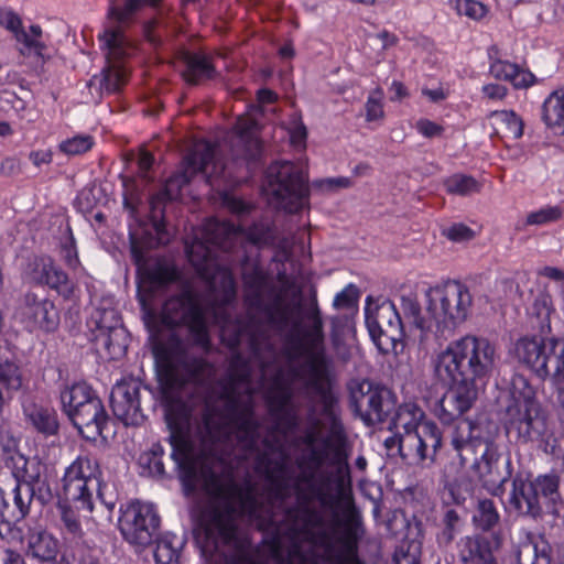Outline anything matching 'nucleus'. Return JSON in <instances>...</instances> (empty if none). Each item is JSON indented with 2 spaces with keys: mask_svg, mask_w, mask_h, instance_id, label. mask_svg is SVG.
Segmentation results:
<instances>
[{
  "mask_svg": "<svg viewBox=\"0 0 564 564\" xmlns=\"http://www.w3.org/2000/svg\"><path fill=\"white\" fill-rule=\"evenodd\" d=\"M488 58L489 74L494 78L509 82L514 88H527L534 83L532 73L520 68L517 64L502 59L497 45L488 48Z\"/></svg>",
  "mask_w": 564,
  "mask_h": 564,
  "instance_id": "obj_22",
  "label": "nucleus"
},
{
  "mask_svg": "<svg viewBox=\"0 0 564 564\" xmlns=\"http://www.w3.org/2000/svg\"><path fill=\"white\" fill-rule=\"evenodd\" d=\"M293 123V128L290 131L291 142L294 145H303L307 137L306 127L301 120H294Z\"/></svg>",
  "mask_w": 564,
  "mask_h": 564,
  "instance_id": "obj_59",
  "label": "nucleus"
},
{
  "mask_svg": "<svg viewBox=\"0 0 564 564\" xmlns=\"http://www.w3.org/2000/svg\"><path fill=\"white\" fill-rule=\"evenodd\" d=\"M147 390L140 380L128 378L117 382L110 393L113 415L124 425H140L145 415L141 408V390Z\"/></svg>",
  "mask_w": 564,
  "mask_h": 564,
  "instance_id": "obj_16",
  "label": "nucleus"
},
{
  "mask_svg": "<svg viewBox=\"0 0 564 564\" xmlns=\"http://www.w3.org/2000/svg\"><path fill=\"white\" fill-rule=\"evenodd\" d=\"M12 476L15 485H29L34 487L40 482V464L35 460H30L23 455L11 456L9 460Z\"/></svg>",
  "mask_w": 564,
  "mask_h": 564,
  "instance_id": "obj_32",
  "label": "nucleus"
},
{
  "mask_svg": "<svg viewBox=\"0 0 564 564\" xmlns=\"http://www.w3.org/2000/svg\"><path fill=\"white\" fill-rule=\"evenodd\" d=\"M80 435L89 441H96L102 435L108 422V415L100 398L96 394L87 403L68 416Z\"/></svg>",
  "mask_w": 564,
  "mask_h": 564,
  "instance_id": "obj_21",
  "label": "nucleus"
},
{
  "mask_svg": "<svg viewBox=\"0 0 564 564\" xmlns=\"http://www.w3.org/2000/svg\"><path fill=\"white\" fill-rule=\"evenodd\" d=\"M181 61L184 64L182 77L189 85H199L217 75L212 57L205 53L184 51Z\"/></svg>",
  "mask_w": 564,
  "mask_h": 564,
  "instance_id": "obj_25",
  "label": "nucleus"
},
{
  "mask_svg": "<svg viewBox=\"0 0 564 564\" xmlns=\"http://www.w3.org/2000/svg\"><path fill=\"white\" fill-rule=\"evenodd\" d=\"M14 316L29 332H54L59 324V313L54 302L35 292H26L19 302Z\"/></svg>",
  "mask_w": 564,
  "mask_h": 564,
  "instance_id": "obj_15",
  "label": "nucleus"
},
{
  "mask_svg": "<svg viewBox=\"0 0 564 564\" xmlns=\"http://www.w3.org/2000/svg\"><path fill=\"white\" fill-rule=\"evenodd\" d=\"M369 335L377 348L382 354H398L399 348H403L402 339L404 337L403 328L392 327L390 329L368 328Z\"/></svg>",
  "mask_w": 564,
  "mask_h": 564,
  "instance_id": "obj_36",
  "label": "nucleus"
},
{
  "mask_svg": "<svg viewBox=\"0 0 564 564\" xmlns=\"http://www.w3.org/2000/svg\"><path fill=\"white\" fill-rule=\"evenodd\" d=\"M164 453V447L160 443H154L150 451L142 456L143 464L147 465L151 475L158 477L165 475V467L162 460Z\"/></svg>",
  "mask_w": 564,
  "mask_h": 564,
  "instance_id": "obj_44",
  "label": "nucleus"
},
{
  "mask_svg": "<svg viewBox=\"0 0 564 564\" xmlns=\"http://www.w3.org/2000/svg\"><path fill=\"white\" fill-rule=\"evenodd\" d=\"M497 133H502L505 138L518 140L523 134V121L514 111L496 110L490 112Z\"/></svg>",
  "mask_w": 564,
  "mask_h": 564,
  "instance_id": "obj_34",
  "label": "nucleus"
},
{
  "mask_svg": "<svg viewBox=\"0 0 564 564\" xmlns=\"http://www.w3.org/2000/svg\"><path fill=\"white\" fill-rule=\"evenodd\" d=\"M539 274L555 282H564V270L556 267H544Z\"/></svg>",
  "mask_w": 564,
  "mask_h": 564,
  "instance_id": "obj_64",
  "label": "nucleus"
},
{
  "mask_svg": "<svg viewBox=\"0 0 564 564\" xmlns=\"http://www.w3.org/2000/svg\"><path fill=\"white\" fill-rule=\"evenodd\" d=\"M42 28L39 24L30 26L29 32L21 29L15 35V40L23 46L20 48L22 55L34 54L40 58L44 57V51L46 50L45 43L42 41Z\"/></svg>",
  "mask_w": 564,
  "mask_h": 564,
  "instance_id": "obj_37",
  "label": "nucleus"
},
{
  "mask_svg": "<svg viewBox=\"0 0 564 564\" xmlns=\"http://www.w3.org/2000/svg\"><path fill=\"white\" fill-rule=\"evenodd\" d=\"M23 414L26 421L41 434L55 435L58 431L57 415L54 409L39 404L32 400L23 402Z\"/></svg>",
  "mask_w": 564,
  "mask_h": 564,
  "instance_id": "obj_28",
  "label": "nucleus"
},
{
  "mask_svg": "<svg viewBox=\"0 0 564 564\" xmlns=\"http://www.w3.org/2000/svg\"><path fill=\"white\" fill-rule=\"evenodd\" d=\"M154 558L158 564H172L178 560V549L169 539H161L154 550Z\"/></svg>",
  "mask_w": 564,
  "mask_h": 564,
  "instance_id": "obj_50",
  "label": "nucleus"
},
{
  "mask_svg": "<svg viewBox=\"0 0 564 564\" xmlns=\"http://www.w3.org/2000/svg\"><path fill=\"white\" fill-rule=\"evenodd\" d=\"M498 545L484 535H467L457 542L458 557L464 564H498L494 555Z\"/></svg>",
  "mask_w": 564,
  "mask_h": 564,
  "instance_id": "obj_23",
  "label": "nucleus"
},
{
  "mask_svg": "<svg viewBox=\"0 0 564 564\" xmlns=\"http://www.w3.org/2000/svg\"><path fill=\"white\" fill-rule=\"evenodd\" d=\"M452 2L457 14L473 20H480L487 13V8L476 0H453Z\"/></svg>",
  "mask_w": 564,
  "mask_h": 564,
  "instance_id": "obj_47",
  "label": "nucleus"
},
{
  "mask_svg": "<svg viewBox=\"0 0 564 564\" xmlns=\"http://www.w3.org/2000/svg\"><path fill=\"white\" fill-rule=\"evenodd\" d=\"M25 278L37 285H47L64 297L73 292V283L67 274L57 268L50 257H35L26 267Z\"/></svg>",
  "mask_w": 564,
  "mask_h": 564,
  "instance_id": "obj_19",
  "label": "nucleus"
},
{
  "mask_svg": "<svg viewBox=\"0 0 564 564\" xmlns=\"http://www.w3.org/2000/svg\"><path fill=\"white\" fill-rule=\"evenodd\" d=\"M531 484L538 492L539 499L542 497L552 503H556L560 499V477L556 474L541 475L532 480Z\"/></svg>",
  "mask_w": 564,
  "mask_h": 564,
  "instance_id": "obj_40",
  "label": "nucleus"
},
{
  "mask_svg": "<svg viewBox=\"0 0 564 564\" xmlns=\"http://www.w3.org/2000/svg\"><path fill=\"white\" fill-rule=\"evenodd\" d=\"M416 130L426 138H434L441 135L444 128L431 120L421 119L416 122Z\"/></svg>",
  "mask_w": 564,
  "mask_h": 564,
  "instance_id": "obj_56",
  "label": "nucleus"
},
{
  "mask_svg": "<svg viewBox=\"0 0 564 564\" xmlns=\"http://www.w3.org/2000/svg\"><path fill=\"white\" fill-rule=\"evenodd\" d=\"M158 23L159 21L156 19H152L145 22L143 25V33L145 39L154 46H159L161 44V39L155 34Z\"/></svg>",
  "mask_w": 564,
  "mask_h": 564,
  "instance_id": "obj_61",
  "label": "nucleus"
},
{
  "mask_svg": "<svg viewBox=\"0 0 564 564\" xmlns=\"http://www.w3.org/2000/svg\"><path fill=\"white\" fill-rule=\"evenodd\" d=\"M505 429L522 445L532 444L546 454L558 455L557 440L534 388L518 376L512 380L510 400L505 411Z\"/></svg>",
  "mask_w": 564,
  "mask_h": 564,
  "instance_id": "obj_9",
  "label": "nucleus"
},
{
  "mask_svg": "<svg viewBox=\"0 0 564 564\" xmlns=\"http://www.w3.org/2000/svg\"><path fill=\"white\" fill-rule=\"evenodd\" d=\"M357 301L358 290L354 284H349L335 295L333 306L336 310L350 308L356 305Z\"/></svg>",
  "mask_w": 564,
  "mask_h": 564,
  "instance_id": "obj_51",
  "label": "nucleus"
},
{
  "mask_svg": "<svg viewBox=\"0 0 564 564\" xmlns=\"http://www.w3.org/2000/svg\"><path fill=\"white\" fill-rule=\"evenodd\" d=\"M297 500H299L302 505H304V506H305V507H304V509H303V512H304L305 518H306V519H305L306 524H307V525H311V527H313V528H318V529L324 528V527H325V519H324V517L321 514V512H318L316 509L310 508V507H308V505H310L311 502L305 503V502L301 501L299 498H297Z\"/></svg>",
  "mask_w": 564,
  "mask_h": 564,
  "instance_id": "obj_57",
  "label": "nucleus"
},
{
  "mask_svg": "<svg viewBox=\"0 0 564 564\" xmlns=\"http://www.w3.org/2000/svg\"><path fill=\"white\" fill-rule=\"evenodd\" d=\"M228 434L219 441L217 455L230 468V478L238 488L236 491H216L203 473L197 470V481L202 479L212 500L204 506L198 518V524L204 531L206 541L214 546L231 543L238 531V521L241 517L259 521L262 525L275 524L273 502L264 501L258 494L256 486L246 480L239 484L235 470L240 460L254 456V470L262 475L270 484L271 496L274 501L283 503L294 490L296 497L305 502L317 500L321 506L333 505L332 497L326 492L323 484L325 479H317L318 471L325 467L335 468L337 487L343 489L350 486V467L348 464L347 437L340 424L333 422L328 433H324L321 419L311 415L303 429L300 442L308 451L295 460L300 471L293 475L289 467V455L281 446L273 444L265 437L262 441L263 449L258 447L260 440V424L258 423L257 438L251 447L243 446L237 437L234 426L227 424Z\"/></svg>",
  "mask_w": 564,
  "mask_h": 564,
  "instance_id": "obj_2",
  "label": "nucleus"
},
{
  "mask_svg": "<svg viewBox=\"0 0 564 564\" xmlns=\"http://www.w3.org/2000/svg\"><path fill=\"white\" fill-rule=\"evenodd\" d=\"M542 118L547 127L564 134V89L553 91L544 100Z\"/></svg>",
  "mask_w": 564,
  "mask_h": 564,
  "instance_id": "obj_33",
  "label": "nucleus"
},
{
  "mask_svg": "<svg viewBox=\"0 0 564 564\" xmlns=\"http://www.w3.org/2000/svg\"><path fill=\"white\" fill-rule=\"evenodd\" d=\"M94 145V138L89 134H78L62 141L59 151L66 155H80L88 152Z\"/></svg>",
  "mask_w": 564,
  "mask_h": 564,
  "instance_id": "obj_42",
  "label": "nucleus"
},
{
  "mask_svg": "<svg viewBox=\"0 0 564 564\" xmlns=\"http://www.w3.org/2000/svg\"><path fill=\"white\" fill-rule=\"evenodd\" d=\"M509 503L519 516L535 519L542 514L539 495L530 480L519 477L513 479Z\"/></svg>",
  "mask_w": 564,
  "mask_h": 564,
  "instance_id": "obj_24",
  "label": "nucleus"
},
{
  "mask_svg": "<svg viewBox=\"0 0 564 564\" xmlns=\"http://www.w3.org/2000/svg\"><path fill=\"white\" fill-rule=\"evenodd\" d=\"M292 392L289 388L276 386L267 395L269 413L274 421L273 432L288 436L299 426V414L292 404Z\"/></svg>",
  "mask_w": 564,
  "mask_h": 564,
  "instance_id": "obj_18",
  "label": "nucleus"
},
{
  "mask_svg": "<svg viewBox=\"0 0 564 564\" xmlns=\"http://www.w3.org/2000/svg\"><path fill=\"white\" fill-rule=\"evenodd\" d=\"M371 297L368 296L366 300L365 318L367 328L372 329H390L392 327L403 328V322L398 312L395 305L384 300L380 304L376 305L375 308L370 305Z\"/></svg>",
  "mask_w": 564,
  "mask_h": 564,
  "instance_id": "obj_27",
  "label": "nucleus"
},
{
  "mask_svg": "<svg viewBox=\"0 0 564 564\" xmlns=\"http://www.w3.org/2000/svg\"><path fill=\"white\" fill-rule=\"evenodd\" d=\"M313 186L322 192L328 193L338 188H349L352 186V182L349 177L345 176L327 177L314 181Z\"/></svg>",
  "mask_w": 564,
  "mask_h": 564,
  "instance_id": "obj_52",
  "label": "nucleus"
},
{
  "mask_svg": "<svg viewBox=\"0 0 564 564\" xmlns=\"http://www.w3.org/2000/svg\"><path fill=\"white\" fill-rule=\"evenodd\" d=\"M28 552L43 562L54 561L58 553V541L46 531L32 532L29 535Z\"/></svg>",
  "mask_w": 564,
  "mask_h": 564,
  "instance_id": "obj_30",
  "label": "nucleus"
},
{
  "mask_svg": "<svg viewBox=\"0 0 564 564\" xmlns=\"http://www.w3.org/2000/svg\"><path fill=\"white\" fill-rule=\"evenodd\" d=\"M23 386L20 366L13 360H0V388L9 398Z\"/></svg>",
  "mask_w": 564,
  "mask_h": 564,
  "instance_id": "obj_38",
  "label": "nucleus"
},
{
  "mask_svg": "<svg viewBox=\"0 0 564 564\" xmlns=\"http://www.w3.org/2000/svg\"><path fill=\"white\" fill-rule=\"evenodd\" d=\"M96 394L93 388L86 382H76L72 386H66L59 393L62 409L65 414L69 416L76 409L87 403Z\"/></svg>",
  "mask_w": 564,
  "mask_h": 564,
  "instance_id": "obj_31",
  "label": "nucleus"
},
{
  "mask_svg": "<svg viewBox=\"0 0 564 564\" xmlns=\"http://www.w3.org/2000/svg\"><path fill=\"white\" fill-rule=\"evenodd\" d=\"M101 470L98 462L89 456H78L66 469L63 476V498L77 511L91 513L94 510V492L97 499L109 512L116 506L113 497L107 498L106 485L101 484Z\"/></svg>",
  "mask_w": 564,
  "mask_h": 564,
  "instance_id": "obj_10",
  "label": "nucleus"
},
{
  "mask_svg": "<svg viewBox=\"0 0 564 564\" xmlns=\"http://www.w3.org/2000/svg\"><path fill=\"white\" fill-rule=\"evenodd\" d=\"M29 160L35 165L40 167L42 165H47L53 160V153L50 150H35L31 151L29 154Z\"/></svg>",
  "mask_w": 564,
  "mask_h": 564,
  "instance_id": "obj_60",
  "label": "nucleus"
},
{
  "mask_svg": "<svg viewBox=\"0 0 564 564\" xmlns=\"http://www.w3.org/2000/svg\"><path fill=\"white\" fill-rule=\"evenodd\" d=\"M35 497V488L29 485H14L12 489L13 503H9L8 521H21L30 512V506Z\"/></svg>",
  "mask_w": 564,
  "mask_h": 564,
  "instance_id": "obj_35",
  "label": "nucleus"
},
{
  "mask_svg": "<svg viewBox=\"0 0 564 564\" xmlns=\"http://www.w3.org/2000/svg\"><path fill=\"white\" fill-rule=\"evenodd\" d=\"M451 446L463 466L474 457L471 470L488 492L502 495L503 485L512 475V464L508 456L505 468L500 467L502 454L489 424L468 419L458 421L451 434Z\"/></svg>",
  "mask_w": 564,
  "mask_h": 564,
  "instance_id": "obj_6",
  "label": "nucleus"
},
{
  "mask_svg": "<svg viewBox=\"0 0 564 564\" xmlns=\"http://www.w3.org/2000/svg\"><path fill=\"white\" fill-rule=\"evenodd\" d=\"M553 312L551 299L547 296H539L532 305V314L536 316L540 325L543 327L549 324L551 313Z\"/></svg>",
  "mask_w": 564,
  "mask_h": 564,
  "instance_id": "obj_53",
  "label": "nucleus"
},
{
  "mask_svg": "<svg viewBox=\"0 0 564 564\" xmlns=\"http://www.w3.org/2000/svg\"><path fill=\"white\" fill-rule=\"evenodd\" d=\"M0 25L12 32L13 35L23 29L21 18L10 9L0 10Z\"/></svg>",
  "mask_w": 564,
  "mask_h": 564,
  "instance_id": "obj_54",
  "label": "nucleus"
},
{
  "mask_svg": "<svg viewBox=\"0 0 564 564\" xmlns=\"http://www.w3.org/2000/svg\"><path fill=\"white\" fill-rule=\"evenodd\" d=\"M121 510L119 530L130 544H151L160 528V516L152 503L133 501Z\"/></svg>",
  "mask_w": 564,
  "mask_h": 564,
  "instance_id": "obj_13",
  "label": "nucleus"
},
{
  "mask_svg": "<svg viewBox=\"0 0 564 564\" xmlns=\"http://www.w3.org/2000/svg\"><path fill=\"white\" fill-rule=\"evenodd\" d=\"M397 395L392 390L368 380L358 382L350 389V405L367 426L383 423L394 412L389 430L402 434H420L423 427L433 435L434 446L426 451L435 459L442 447V432L432 421L424 420V412L414 403L397 408Z\"/></svg>",
  "mask_w": 564,
  "mask_h": 564,
  "instance_id": "obj_4",
  "label": "nucleus"
},
{
  "mask_svg": "<svg viewBox=\"0 0 564 564\" xmlns=\"http://www.w3.org/2000/svg\"><path fill=\"white\" fill-rule=\"evenodd\" d=\"M383 91L381 88L375 89L369 94L365 104L366 121L372 122L384 117L383 110Z\"/></svg>",
  "mask_w": 564,
  "mask_h": 564,
  "instance_id": "obj_46",
  "label": "nucleus"
},
{
  "mask_svg": "<svg viewBox=\"0 0 564 564\" xmlns=\"http://www.w3.org/2000/svg\"><path fill=\"white\" fill-rule=\"evenodd\" d=\"M426 307L422 313L415 296H402L401 308L404 318L424 337L430 333L446 337L471 314L474 299L469 288L460 281L447 280L429 288L425 292Z\"/></svg>",
  "mask_w": 564,
  "mask_h": 564,
  "instance_id": "obj_5",
  "label": "nucleus"
},
{
  "mask_svg": "<svg viewBox=\"0 0 564 564\" xmlns=\"http://www.w3.org/2000/svg\"><path fill=\"white\" fill-rule=\"evenodd\" d=\"M58 508L61 510V520L65 530L74 536L80 535L82 524L78 514L74 510V506L64 501L58 505Z\"/></svg>",
  "mask_w": 564,
  "mask_h": 564,
  "instance_id": "obj_48",
  "label": "nucleus"
},
{
  "mask_svg": "<svg viewBox=\"0 0 564 564\" xmlns=\"http://www.w3.org/2000/svg\"><path fill=\"white\" fill-rule=\"evenodd\" d=\"M499 513L492 500L482 499L478 501L477 512L474 516L477 528L489 531L499 522Z\"/></svg>",
  "mask_w": 564,
  "mask_h": 564,
  "instance_id": "obj_41",
  "label": "nucleus"
},
{
  "mask_svg": "<svg viewBox=\"0 0 564 564\" xmlns=\"http://www.w3.org/2000/svg\"><path fill=\"white\" fill-rule=\"evenodd\" d=\"M446 236L453 241H465L473 238V230L464 224H454L446 230Z\"/></svg>",
  "mask_w": 564,
  "mask_h": 564,
  "instance_id": "obj_55",
  "label": "nucleus"
},
{
  "mask_svg": "<svg viewBox=\"0 0 564 564\" xmlns=\"http://www.w3.org/2000/svg\"><path fill=\"white\" fill-rule=\"evenodd\" d=\"M189 263L206 281L208 293L192 289L169 297L162 307V323L186 326L189 339L175 332L159 339L153 354L169 392L165 393V422L171 458L188 489L197 485L203 468L218 492L236 491L230 468L217 455L219 441L229 424L243 446L256 442L258 420L249 393L238 384L249 383L251 364L264 369L274 357L272 335L253 313L235 316L236 281L229 267L204 237L186 247Z\"/></svg>",
  "mask_w": 564,
  "mask_h": 564,
  "instance_id": "obj_1",
  "label": "nucleus"
},
{
  "mask_svg": "<svg viewBox=\"0 0 564 564\" xmlns=\"http://www.w3.org/2000/svg\"><path fill=\"white\" fill-rule=\"evenodd\" d=\"M449 390L434 406V415L445 425L454 423L468 412L478 398V388L462 383H440Z\"/></svg>",
  "mask_w": 564,
  "mask_h": 564,
  "instance_id": "obj_17",
  "label": "nucleus"
},
{
  "mask_svg": "<svg viewBox=\"0 0 564 564\" xmlns=\"http://www.w3.org/2000/svg\"><path fill=\"white\" fill-rule=\"evenodd\" d=\"M145 6V0H119L112 3L108 10L111 24L105 29H117L122 36L124 29L130 26L137 13Z\"/></svg>",
  "mask_w": 564,
  "mask_h": 564,
  "instance_id": "obj_29",
  "label": "nucleus"
},
{
  "mask_svg": "<svg viewBox=\"0 0 564 564\" xmlns=\"http://www.w3.org/2000/svg\"><path fill=\"white\" fill-rule=\"evenodd\" d=\"M516 557L518 564H551V546L542 535L527 532Z\"/></svg>",
  "mask_w": 564,
  "mask_h": 564,
  "instance_id": "obj_26",
  "label": "nucleus"
},
{
  "mask_svg": "<svg viewBox=\"0 0 564 564\" xmlns=\"http://www.w3.org/2000/svg\"><path fill=\"white\" fill-rule=\"evenodd\" d=\"M500 355L487 337L465 335L452 340L432 358L434 378L438 383H462L478 388L494 373Z\"/></svg>",
  "mask_w": 564,
  "mask_h": 564,
  "instance_id": "obj_7",
  "label": "nucleus"
},
{
  "mask_svg": "<svg viewBox=\"0 0 564 564\" xmlns=\"http://www.w3.org/2000/svg\"><path fill=\"white\" fill-rule=\"evenodd\" d=\"M150 281L158 288H163L178 279L175 267L158 264L149 272Z\"/></svg>",
  "mask_w": 564,
  "mask_h": 564,
  "instance_id": "obj_49",
  "label": "nucleus"
},
{
  "mask_svg": "<svg viewBox=\"0 0 564 564\" xmlns=\"http://www.w3.org/2000/svg\"><path fill=\"white\" fill-rule=\"evenodd\" d=\"M434 438L426 427H423L420 434H402L394 432V435L386 438V448L398 453L404 459H413L416 463L424 460L433 462L434 458L426 451L434 446Z\"/></svg>",
  "mask_w": 564,
  "mask_h": 564,
  "instance_id": "obj_20",
  "label": "nucleus"
},
{
  "mask_svg": "<svg viewBox=\"0 0 564 564\" xmlns=\"http://www.w3.org/2000/svg\"><path fill=\"white\" fill-rule=\"evenodd\" d=\"M204 237L219 254L221 262L232 272L235 265L242 267L245 302L250 311L262 316L268 329L281 333L290 324L292 329L285 337L290 355L303 358L300 367L305 387L327 403L330 395L333 359L325 345L324 321L316 291L303 299L296 289L293 297L297 302L293 311L284 304V292L275 285L270 273L259 263V249L272 247L288 259L292 238L280 236L274 225L259 221L247 229L226 220L210 218L203 225Z\"/></svg>",
  "mask_w": 564,
  "mask_h": 564,
  "instance_id": "obj_3",
  "label": "nucleus"
},
{
  "mask_svg": "<svg viewBox=\"0 0 564 564\" xmlns=\"http://www.w3.org/2000/svg\"><path fill=\"white\" fill-rule=\"evenodd\" d=\"M562 217V209L558 206H544L531 212L527 216L525 224L530 226H542L554 223Z\"/></svg>",
  "mask_w": 564,
  "mask_h": 564,
  "instance_id": "obj_45",
  "label": "nucleus"
},
{
  "mask_svg": "<svg viewBox=\"0 0 564 564\" xmlns=\"http://www.w3.org/2000/svg\"><path fill=\"white\" fill-rule=\"evenodd\" d=\"M269 202L289 214H297L310 206L308 175L296 163H272L263 185Z\"/></svg>",
  "mask_w": 564,
  "mask_h": 564,
  "instance_id": "obj_11",
  "label": "nucleus"
},
{
  "mask_svg": "<svg viewBox=\"0 0 564 564\" xmlns=\"http://www.w3.org/2000/svg\"><path fill=\"white\" fill-rule=\"evenodd\" d=\"M180 191L181 183L178 178H170L166 182L164 189L151 199V210L154 218L163 215L162 209H160V205L165 200L176 199L180 195Z\"/></svg>",
  "mask_w": 564,
  "mask_h": 564,
  "instance_id": "obj_43",
  "label": "nucleus"
},
{
  "mask_svg": "<svg viewBox=\"0 0 564 564\" xmlns=\"http://www.w3.org/2000/svg\"><path fill=\"white\" fill-rule=\"evenodd\" d=\"M100 46L106 51L107 65L102 69L101 88L108 93L118 91L127 82L128 70L124 59L131 54L132 46L127 36L117 29H105L98 35Z\"/></svg>",
  "mask_w": 564,
  "mask_h": 564,
  "instance_id": "obj_14",
  "label": "nucleus"
},
{
  "mask_svg": "<svg viewBox=\"0 0 564 564\" xmlns=\"http://www.w3.org/2000/svg\"><path fill=\"white\" fill-rule=\"evenodd\" d=\"M19 172V161L15 158L8 156L0 163V173L4 176H11Z\"/></svg>",
  "mask_w": 564,
  "mask_h": 564,
  "instance_id": "obj_62",
  "label": "nucleus"
},
{
  "mask_svg": "<svg viewBox=\"0 0 564 564\" xmlns=\"http://www.w3.org/2000/svg\"><path fill=\"white\" fill-rule=\"evenodd\" d=\"M87 326L98 350H104L110 359H120L126 355L128 334L116 308H96L88 318Z\"/></svg>",
  "mask_w": 564,
  "mask_h": 564,
  "instance_id": "obj_12",
  "label": "nucleus"
},
{
  "mask_svg": "<svg viewBox=\"0 0 564 564\" xmlns=\"http://www.w3.org/2000/svg\"><path fill=\"white\" fill-rule=\"evenodd\" d=\"M443 185L448 194L458 196H469L481 189V184L474 176L463 173L446 177Z\"/></svg>",
  "mask_w": 564,
  "mask_h": 564,
  "instance_id": "obj_39",
  "label": "nucleus"
},
{
  "mask_svg": "<svg viewBox=\"0 0 564 564\" xmlns=\"http://www.w3.org/2000/svg\"><path fill=\"white\" fill-rule=\"evenodd\" d=\"M481 91L485 97L491 100H502L508 94L507 87L500 84L484 85Z\"/></svg>",
  "mask_w": 564,
  "mask_h": 564,
  "instance_id": "obj_58",
  "label": "nucleus"
},
{
  "mask_svg": "<svg viewBox=\"0 0 564 564\" xmlns=\"http://www.w3.org/2000/svg\"><path fill=\"white\" fill-rule=\"evenodd\" d=\"M235 135L231 140V162L225 163L217 158L216 149L207 142L196 144L185 156V173L182 183L203 173L207 182L214 186L218 181L235 182L237 176L234 167L245 164L249 166L261 154V141L258 135V123L250 117H239L234 127Z\"/></svg>",
  "mask_w": 564,
  "mask_h": 564,
  "instance_id": "obj_8",
  "label": "nucleus"
},
{
  "mask_svg": "<svg viewBox=\"0 0 564 564\" xmlns=\"http://www.w3.org/2000/svg\"><path fill=\"white\" fill-rule=\"evenodd\" d=\"M76 564H102L101 561L87 549H80L75 556Z\"/></svg>",
  "mask_w": 564,
  "mask_h": 564,
  "instance_id": "obj_63",
  "label": "nucleus"
}]
</instances>
